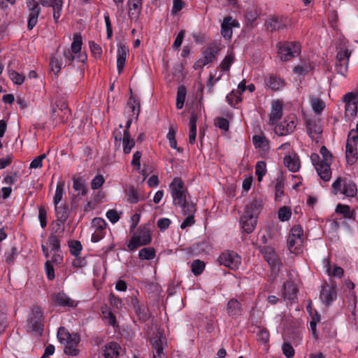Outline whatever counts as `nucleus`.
I'll return each instance as SVG.
<instances>
[{
	"mask_svg": "<svg viewBox=\"0 0 358 358\" xmlns=\"http://www.w3.org/2000/svg\"><path fill=\"white\" fill-rule=\"evenodd\" d=\"M156 250L154 248H143L138 252V257L142 260H151L155 257Z\"/></svg>",
	"mask_w": 358,
	"mask_h": 358,
	"instance_id": "79ce46f5",
	"label": "nucleus"
},
{
	"mask_svg": "<svg viewBox=\"0 0 358 358\" xmlns=\"http://www.w3.org/2000/svg\"><path fill=\"white\" fill-rule=\"evenodd\" d=\"M265 261L271 268H275L279 263V258L275 250L269 246H264L260 249Z\"/></svg>",
	"mask_w": 358,
	"mask_h": 358,
	"instance_id": "6ab92c4d",
	"label": "nucleus"
},
{
	"mask_svg": "<svg viewBox=\"0 0 358 358\" xmlns=\"http://www.w3.org/2000/svg\"><path fill=\"white\" fill-rule=\"evenodd\" d=\"M291 210L287 206L281 207L278 210V218L282 222L289 220L291 217Z\"/></svg>",
	"mask_w": 358,
	"mask_h": 358,
	"instance_id": "680f3d73",
	"label": "nucleus"
},
{
	"mask_svg": "<svg viewBox=\"0 0 358 358\" xmlns=\"http://www.w3.org/2000/svg\"><path fill=\"white\" fill-rule=\"evenodd\" d=\"M120 349V345L114 341L109 342L102 348V355L105 358L118 357Z\"/></svg>",
	"mask_w": 358,
	"mask_h": 358,
	"instance_id": "c756f323",
	"label": "nucleus"
},
{
	"mask_svg": "<svg viewBox=\"0 0 358 358\" xmlns=\"http://www.w3.org/2000/svg\"><path fill=\"white\" fill-rule=\"evenodd\" d=\"M27 6L29 10L27 28L29 30H31L37 24L38 18L41 13V8L38 6V3L36 0L27 2Z\"/></svg>",
	"mask_w": 358,
	"mask_h": 358,
	"instance_id": "f8f14e48",
	"label": "nucleus"
},
{
	"mask_svg": "<svg viewBox=\"0 0 358 358\" xmlns=\"http://www.w3.org/2000/svg\"><path fill=\"white\" fill-rule=\"evenodd\" d=\"M331 192L335 195L342 194L348 198H353L357 194L358 190L352 180L340 176L332 183Z\"/></svg>",
	"mask_w": 358,
	"mask_h": 358,
	"instance_id": "20e7f679",
	"label": "nucleus"
},
{
	"mask_svg": "<svg viewBox=\"0 0 358 358\" xmlns=\"http://www.w3.org/2000/svg\"><path fill=\"white\" fill-rule=\"evenodd\" d=\"M310 105L316 114H320L325 108L324 102L321 99L313 96L310 97Z\"/></svg>",
	"mask_w": 358,
	"mask_h": 358,
	"instance_id": "c03bdc74",
	"label": "nucleus"
},
{
	"mask_svg": "<svg viewBox=\"0 0 358 358\" xmlns=\"http://www.w3.org/2000/svg\"><path fill=\"white\" fill-rule=\"evenodd\" d=\"M278 55L282 61H289L301 53V46L296 41L279 42L277 44Z\"/></svg>",
	"mask_w": 358,
	"mask_h": 358,
	"instance_id": "423d86ee",
	"label": "nucleus"
},
{
	"mask_svg": "<svg viewBox=\"0 0 358 358\" xmlns=\"http://www.w3.org/2000/svg\"><path fill=\"white\" fill-rule=\"evenodd\" d=\"M128 53L129 48L127 45H121L119 46L117 52V68L119 74L122 72Z\"/></svg>",
	"mask_w": 358,
	"mask_h": 358,
	"instance_id": "cd10ccee",
	"label": "nucleus"
},
{
	"mask_svg": "<svg viewBox=\"0 0 358 358\" xmlns=\"http://www.w3.org/2000/svg\"><path fill=\"white\" fill-rule=\"evenodd\" d=\"M141 5L140 3H132L129 7V16L131 19L137 20L141 14Z\"/></svg>",
	"mask_w": 358,
	"mask_h": 358,
	"instance_id": "6e6d98bb",
	"label": "nucleus"
},
{
	"mask_svg": "<svg viewBox=\"0 0 358 358\" xmlns=\"http://www.w3.org/2000/svg\"><path fill=\"white\" fill-rule=\"evenodd\" d=\"M358 136H348L345 146V157L348 164H354L358 158Z\"/></svg>",
	"mask_w": 358,
	"mask_h": 358,
	"instance_id": "9b49d317",
	"label": "nucleus"
},
{
	"mask_svg": "<svg viewBox=\"0 0 358 358\" xmlns=\"http://www.w3.org/2000/svg\"><path fill=\"white\" fill-rule=\"evenodd\" d=\"M221 50L220 44L216 41L210 43L203 52V59L208 63L213 62Z\"/></svg>",
	"mask_w": 358,
	"mask_h": 358,
	"instance_id": "412c9836",
	"label": "nucleus"
},
{
	"mask_svg": "<svg viewBox=\"0 0 358 358\" xmlns=\"http://www.w3.org/2000/svg\"><path fill=\"white\" fill-rule=\"evenodd\" d=\"M55 215L57 220L55 227H53L55 232L57 234H62L64 231V224L70 215V210L66 206L57 205L55 206Z\"/></svg>",
	"mask_w": 358,
	"mask_h": 358,
	"instance_id": "9d476101",
	"label": "nucleus"
},
{
	"mask_svg": "<svg viewBox=\"0 0 358 358\" xmlns=\"http://www.w3.org/2000/svg\"><path fill=\"white\" fill-rule=\"evenodd\" d=\"M130 93L131 96L127 102V107L132 112V117L137 119L140 113V100L133 96L131 89H130Z\"/></svg>",
	"mask_w": 358,
	"mask_h": 358,
	"instance_id": "c9c22d12",
	"label": "nucleus"
},
{
	"mask_svg": "<svg viewBox=\"0 0 358 358\" xmlns=\"http://www.w3.org/2000/svg\"><path fill=\"white\" fill-rule=\"evenodd\" d=\"M298 289L293 282L287 280L283 283L282 296L285 300L292 301L296 298Z\"/></svg>",
	"mask_w": 358,
	"mask_h": 358,
	"instance_id": "b1692460",
	"label": "nucleus"
},
{
	"mask_svg": "<svg viewBox=\"0 0 358 358\" xmlns=\"http://www.w3.org/2000/svg\"><path fill=\"white\" fill-rule=\"evenodd\" d=\"M70 252L72 255L77 257L80 255L83 246L79 241H71L69 243Z\"/></svg>",
	"mask_w": 358,
	"mask_h": 358,
	"instance_id": "864d4df0",
	"label": "nucleus"
},
{
	"mask_svg": "<svg viewBox=\"0 0 358 358\" xmlns=\"http://www.w3.org/2000/svg\"><path fill=\"white\" fill-rule=\"evenodd\" d=\"M145 245L152 241V237L149 229L146 226H141L135 234Z\"/></svg>",
	"mask_w": 358,
	"mask_h": 358,
	"instance_id": "e433bc0d",
	"label": "nucleus"
},
{
	"mask_svg": "<svg viewBox=\"0 0 358 358\" xmlns=\"http://www.w3.org/2000/svg\"><path fill=\"white\" fill-rule=\"evenodd\" d=\"M282 352L287 358H292L294 356V350L289 343H284L282 347Z\"/></svg>",
	"mask_w": 358,
	"mask_h": 358,
	"instance_id": "774afa93",
	"label": "nucleus"
},
{
	"mask_svg": "<svg viewBox=\"0 0 358 358\" xmlns=\"http://www.w3.org/2000/svg\"><path fill=\"white\" fill-rule=\"evenodd\" d=\"M350 56L351 51L347 48H340L336 57V71L338 73L345 76L348 69V62Z\"/></svg>",
	"mask_w": 358,
	"mask_h": 358,
	"instance_id": "1a4fd4ad",
	"label": "nucleus"
},
{
	"mask_svg": "<svg viewBox=\"0 0 358 358\" xmlns=\"http://www.w3.org/2000/svg\"><path fill=\"white\" fill-rule=\"evenodd\" d=\"M186 87L184 85H181L178 88L176 97V108L178 109L182 108L186 97Z\"/></svg>",
	"mask_w": 358,
	"mask_h": 358,
	"instance_id": "a18cd8bd",
	"label": "nucleus"
},
{
	"mask_svg": "<svg viewBox=\"0 0 358 358\" xmlns=\"http://www.w3.org/2000/svg\"><path fill=\"white\" fill-rule=\"evenodd\" d=\"M63 3H64L63 0H57V1L55 2L54 6H52L53 18L56 23L58 22V20L59 19V17L61 16L62 10L63 8Z\"/></svg>",
	"mask_w": 358,
	"mask_h": 358,
	"instance_id": "5fc2aeb1",
	"label": "nucleus"
},
{
	"mask_svg": "<svg viewBox=\"0 0 358 358\" xmlns=\"http://www.w3.org/2000/svg\"><path fill=\"white\" fill-rule=\"evenodd\" d=\"M201 117V109L197 105L191 112L189 122V134H196V122Z\"/></svg>",
	"mask_w": 358,
	"mask_h": 358,
	"instance_id": "72a5a7b5",
	"label": "nucleus"
},
{
	"mask_svg": "<svg viewBox=\"0 0 358 358\" xmlns=\"http://www.w3.org/2000/svg\"><path fill=\"white\" fill-rule=\"evenodd\" d=\"M153 348V356L164 355L163 343L160 337H155L150 339Z\"/></svg>",
	"mask_w": 358,
	"mask_h": 358,
	"instance_id": "37998d69",
	"label": "nucleus"
},
{
	"mask_svg": "<svg viewBox=\"0 0 358 358\" xmlns=\"http://www.w3.org/2000/svg\"><path fill=\"white\" fill-rule=\"evenodd\" d=\"M104 317L108 320L110 325L113 327H117L118 323L115 315L111 311H103Z\"/></svg>",
	"mask_w": 358,
	"mask_h": 358,
	"instance_id": "338daca9",
	"label": "nucleus"
},
{
	"mask_svg": "<svg viewBox=\"0 0 358 358\" xmlns=\"http://www.w3.org/2000/svg\"><path fill=\"white\" fill-rule=\"evenodd\" d=\"M92 224L96 227V229L92 235L91 241L93 243H97L105 236L106 223L104 220L96 217L93 220Z\"/></svg>",
	"mask_w": 358,
	"mask_h": 358,
	"instance_id": "dca6fc26",
	"label": "nucleus"
},
{
	"mask_svg": "<svg viewBox=\"0 0 358 358\" xmlns=\"http://www.w3.org/2000/svg\"><path fill=\"white\" fill-rule=\"evenodd\" d=\"M242 306L236 299H231L227 305V313L229 317H237L241 315Z\"/></svg>",
	"mask_w": 358,
	"mask_h": 358,
	"instance_id": "c85d7f7f",
	"label": "nucleus"
},
{
	"mask_svg": "<svg viewBox=\"0 0 358 358\" xmlns=\"http://www.w3.org/2000/svg\"><path fill=\"white\" fill-rule=\"evenodd\" d=\"M192 272L194 275L197 276L201 274L205 268V264L203 262L196 259L193 261L191 266Z\"/></svg>",
	"mask_w": 358,
	"mask_h": 358,
	"instance_id": "3c124183",
	"label": "nucleus"
},
{
	"mask_svg": "<svg viewBox=\"0 0 358 358\" xmlns=\"http://www.w3.org/2000/svg\"><path fill=\"white\" fill-rule=\"evenodd\" d=\"M287 25V20L284 17H273L265 22V27L270 32L285 29Z\"/></svg>",
	"mask_w": 358,
	"mask_h": 358,
	"instance_id": "a211bd4d",
	"label": "nucleus"
},
{
	"mask_svg": "<svg viewBox=\"0 0 358 358\" xmlns=\"http://www.w3.org/2000/svg\"><path fill=\"white\" fill-rule=\"evenodd\" d=\"M234 56L232 53H229L225 56L220 64V68L222 71H228L231 64L234 62Z\"/></svg>",
	"mask_w": 358,
	"mask_h": 358,
	"instance_id": "603ef678",
	"label": "nucleus"
},
{
	"mask_svg": "<svg viewBox=\"0 0 358 358\" xmlns=\"http://www.w3.org/2000/svg\"><path fill=\"white\" fill-rule=\"evenodd\" d=\"M257 336L259 341H261L263 344H266L269 341V332L264 327H258Z\"/></svg>",
	"mask_w": 358,
	"mask_h": 358,
	"instance_id": "052dcab7",
	"label": "nucleus"
},
{
	"mask_svg": "<svg viewBox=\"0 0 358 358\" xmlns=\"http://www.w3.org/2000/svg\"><path fill=\"white\" fill-rule=\"evenodd\" d=\"M234 27H239V23L236 20L232 18L231 16H226L223 19L221 24V34L226 39H230L232 36V29Z\"/></svg>",
	"mask_w": 358,
	"mask_h": 358,
	"instance_id": "2eb2a0df",
	"label": "nucleus"
},
{
	"mask_svg": "<svg viewBox=\"0 0 358 358\" xmlns=\"http://www.w3.org/2000/svg\"><path fill=\"white\" fill-rule=\"evenodd\" d=\"M169 190L175 206L184 208L187 205L194 204L192 201H187V194L188 192L181 178L176 177L173 178L169 184Z\"/></svg>",
	"mask_w": 358,
	"mask_h": 358,
	"instance_id": "f03ea898",
	"label": "nucleus"
},
{
	"mask_svg": "<svg viewBox=\"0 0 358 358\" xmlns=\"http://www.w3.org/2000/svg\"><path fill=\"white\" fill-rule=\"evenodd\" d=\"M282 115V103L280 101H273L271 104V111L269 115L270 123L273 124L276 123Z\"/></svg>",
	"mask_w": 358,
	"mask_h": 358,
	"instance_id": "bb28decb",
	"label": "nucleus"
},
{
	"mask_svg": "<svg viewBox=\"0 0 358 358\" xmlns=\"http://www.w3.org/2000/svg\"><path fill=\"white\" fill-rule=\"evenodd\" d=\"M47 157V154H42L35 157L30 164V169H38L43 166V160Z\"/></svg>",
	"mask_w": 358,
	"mask_h": 358,
	"instance_id": "69168bd1",
	"label": "nucleus"
},
{
	"mask_svg": "<svg viewBox=\"0 0 358 358\" xmlns=\"http://www.w3.org/2000/svg\"><path fill=\"white\" fill-rule=\"evenodd\" d=\"M306 127L310 134H322L323 132L322 127L320 120H306Z\"/></svg>",
	"mask_w": 358,
	"mask_h": 358,
	"instance_id": "4c0bfd02",
	"label": "nucleus"
},
{
	"mask_svg": "<svg viewBox=\"0 0 358 358\" xmlns=\"http://www.w3.org/2000/svg\"><path fill=\"white\" fill-rule=\"evenodd\" d=\"M27 331L41 336L44 331L45 315L43 308L37 305L30 307L27 316Z\"/></svg>",
	"mask_w": 358,
	"mask_h": 358,
	"instance_id": "f257e3e1",
	"label": "nucleus"
},
{
	"mask_svg": "<svg viewBox=\"0 0 358 358\" xmlns=\"http://www.w3.org/2000/svg\"><path fill=\"white\" fill-rule=\"evenodd\" d=\"M284 164L285 166L293 173L299 171L300 169V160L296 153L286 155L284 157Z\"/></svg>",
	"mask_w": 358,
	"mask_h": 358,
	"instance_id": "7c9ffc66",
	"label": "nucleus"
},
{
	"mask_svg": "<svg viewBox=\"0 0 358 358\" xmlns=\"http://www.w3.org/2000/svg\"><path fill=\"white\" fill-rule=\"evenodd\" d=\"M59 341L65 345L64 353L76 356L79 353L77 345L80 341V336L76 333L71 334L65 327H61L57 331Z\"/></svg>",
	"mask_w": 358,
	"mask_h": 358,
	"instance_id": "7ed1b4c3",
	"label": "nucleus"
},
{
	"mask_svg": "<svg viewBox=\"0 0 358 358\" xmlns=\"http://www.w3.org/2000/svg\"><path fill=\"white\" fill-rule=\"evenodd\" d=\"M345 116L348 118L353 117L357 115V106L356 103H348L345 104Z\"/></svg>",
	"mask_w": 358,
	"mask_h": 358,
	"instance_id": "bf43d9fd",
	"label": "nucleus"
},
{
	"mask_svg": "<svg viewBox=\"0 0 358 358\" xmlns=\"http://www.w3.org/2000/svg\"><path fill=\"white\" fill-rule=\"evenodd\" d=\"M303 243V229L299 224L292 227L287 238V247L291 253L299 254L301 252Z\"/></svg>",
	"mask_w": 358,
	"mask_h": 358,
	"instance_id": "39448f33",
	"label": "nucleus"
},
{
	"mask_svg": "<svg viewBox=\"0 0 358 358\" xmlns=\"http://www.w3.org/2000/svg\"><path fill=\"white\" fill-rule=\"evenodd\" d=\"M220 265L224 266L232 271H236L241 265V257L234 250H224L218 257Z\"/></svg>",
	"mask_w": 358,
	"mask_h": 358,
	"instance_id": "0eeeda50",
	"label": "nucleus"
},
{
	"mask_svg": "<svg viewBox=\"0 0 358 358\" xmlns=\"http://www.w3.org/2000/svg\"><path fill=\"white\" fill-rule=\"evenodd\" d=\"M245 80H243L238 86V90L235 93L234 91L227 96L229 104L235 106L241 101V94L247 89Z\"/></svg>",
	"mask_w": 358,
	"mask_h": 358,
	"instance_id": "a878e982",
	"label": "nucleus"
},
{
	"mask_svg": "<svg viewBox=\"0 0 358 358\" xmlns=\"http://www.w3.org/2000/svg\"><path fill=\"white\" fill-rule=\"evenodd\" d=\"M335 213L341 215L346 220L355 221L356 211L355 210H351L348 205L338 203L336 207Z\"/></svg>",
	"mask_w": 358,
	"mask_h": 358,
	"instance_id": "393cba45",
	"label": "nucleus"
},
{
	"mask_svg": "<svg viewBox=\"0 0 358 358\" xmlns=\"http://www.w3.org/2000/svg\"><path fill=\"white\" fill-rule=\"evenodd\" d=\"M252 143L259 152L265 153L269 150V141L266 136H252Z\"/></svg>",
	"mask_w": 358,
	"mask_h": 358,
	"instance_id": "473e14b6",
	"label": "nucleus"
},
{
	"mask_svg": "<svg viewBox=\"0 0 358 358\" xmlns=\"http://www.w3.org/2000/svg\"><path fill=\"white\" fill-rule=\"evenodd\" d=\"M131 136H123L122 144L123 152L124 154L130 153L132 148L135 146V141L130 138Z\"/></svg>",
	"mask_w": 358,
	"mask_h": 358,
	"instance_id": "8fccbe9b",
	"label": "nucleus"
},
{
	"mask_svg": "<svg viewBox=\"0 0 358 358\" xmlns=\"http://www.w3.org/2000/svg\"><path fill=\"white\" fill-rule=\"evenodd\" d=\"M310 159L320 178L325 182L330 180L331 178V162L321 161L320 157L315 153L310 155Z\"/></svg>",
	"mask_w": 358,
	"mask_h": 358,
	"instance_id": "6e6552de",
	"label": "nucleus"
},
{
	"mask_svg": "<svg viewBox=\"0 0 358 358\" xmlns=\"http://www.w3.org/2000/svg\"><path fill=\"white\" fill-rule=\"evenodd\" d=\"M262 208V201L254 199L250 203L246 205L243 215H249L257 220L258 215Z\"/></svg>",
	"mask_w": 358,
	"mask_h": 358,
	"instance_id": "5701e85b",
	"label": "nucleus"
},
{
	"mask_svg": "<svg viewBox=\"0 0 358 358\" xmlns=\"http://www.w3.org/2000/svg\"><path fill=\"white\" fill-rule=\"evenodd\" d=\"M320 297L324 303L327 306L329 305L336 299L337 292L336 288L325 282L322 285Z\"/></svg>",
	"mask_w": 358,
	"mask_h": 358,
	"instance_id": "4468645a",
	"label": "nucleus"
},
{
	"mask_svg": "<svg viewBox=\"0 0 358 358\" xmlns=\"http://www.w3.org/2000/svg\"><path fill=\"white\" fill-rule=\"evenodd\" d=\"M196 210L195 204H189L182 208V212L187 217L182 221L180 227L184 229L187 227L192 226L194 224V213Z\"/></svg>",
	"mask_w": 358,
	"mask_h": 358,
	"instance_id": "4be33fe9",
	"label": "nucleus"
},
{
	"mask_svg": "<svg viewBox=\"0 0 358 358\" xmlns=\"http://www.w3.org/2000/svg\"><path fill=\"white\" fill-rule=\"evenodd\" d=\"M49 245L52 251L57 252L60 249V240L56 235L51 234L48 238Z\"/></svg>",
	"mask_w": 358,
	"mask_h": 358,
	"instance_id": "4d7b16f0",
	"label": "nucleus"
},
{
	"mask_svg": "<svg viewBox=\"0 0 358 358\" xmlns=\"http://www.w3.org/2000/svg\"><path fill=\"white\" fill-rule=\"evenodd\" d=\"M285 179L282 176L278 177L275 185V199L280 201L284 196Z\"/></svg>",
	"mask_w": 358,
	"mask_h": 358,
	"instance_id": "ea45409f",
	"label": "nucleus"
},
{
	"mask_svg": "<svg viewBox=\"0 0 358 358\" xmlns=\"http://www.w3.org/2000/svg\"><path fill=\"white\" fill-rule=\"evenodd\" d=\"M240 224L244 232L251 234L255 228L257 220L251 216L243 215L240 218Z\"/></svg>",
	"mask_w": 358,
	"mask_h": 358,
	"instance_id": "2f4dec72",
	"label": "nucleus"
},
{
	"mask_svg": "<svg viewBox=\"0 0 358 358\" xmlns=\"http://www.w3.org/2000/svg\"><path fill=\"white\" fill-rule=\"evenodd\" d=\"M324 266L326 269V273L329 276L341 278L343 275L344 271L341 266H334V268H331L329 259H324Z\"/></svg>",
	"mask_w": 358,
	"mask_h": 358,
	"instance_id": "f704fd0d",
	"label": "nucleus"
},
{
	"mask_svg": "<svg viewBox=\"0 0 358 358\" xmlns=\"http://www.w3.org/2000/svg\"><path fill=\"white\" fill-rule=\"evenodd\" d=\"M296 127L295 117H289L287 120L282 122L275 127L276 134H289L292 133Z\"/></svg>",
	"mask_w": 358,
	"mask_h": 358,
	"instance_id": "aec40b11",
	"label": "nucleus"
},
{
	"mask_svg": "<svg viewBox=\"0 0 358 358\" xmlns=\"http://www.w3.org/2000/svg\"><path fill=\"white\" fill-rule=\"evenodd\" d=\"M9 76L12 81L16 85H22L24 80V76L15 71H10Z\"/></svg>",
	"mask_w": 358,
	"mask_h": 358,
	"instance_id": "0e129e2a",
	"label": "nucleus"
},
{
	"mask_svg": "<svg viewBox=\"0 0 358 358\" xmlns=\"http://www.w3.org/2000/svg\"><path fill=\"white\" fill-rule=\"evenodd\" d=\"M104 182L105 179L103 176L101 174H98L92 180L91 188L92 189H98L103 186Z\"/></svg>",
	"mask_w": 358,
	"mask_h": 358,
	"instance_id": "e2e57ef3",
	"label": "nucleus"
},
{
	"mask_svg": "<svg viewBox=\"0 0 358 358\" xmlns=\"http://www.w3.org/2000/svg\"><path fill=\"white\" fill-rule=\"evenodd\" d=\"M266 85L273 91H276L282 88L285 83L280 78L275 76H271L266 81Z\"/></svg>",
	"mask_w": 358,
	"mask_h": 358,
	"instance_id": "a19ab883",
	"label": "nucleus"
},
{
	"mask_svg": "<svg viewBox=\"0 0 358 358\" xmlns=\"http://www.w3.org/2000/svg\"><path fill=\"white\" fill-rule=\"evenodd\" d=\"M83 41L80 35H76L73 37V41L71 45V50L74 54L80 52L82 47Z\"/></svg>",
	"mask_w": 358,
	"mask_h": 358,
	"instance_id": "13d9d810",
	"label": "nucleus"
},
{
	"mask_svg": "<svg viewBox=\"0 0 358 358\" xmlns=\"http://www.w3.org/2000/svg\"><path fill=\"white\" fill-rule=\"evenodd\" d=\"M143 245H145L143 244V242L141 241V239L136 234H134L128 242L127 248L129 251L134 252L141 246Z\"/></svg>",
	"mask_w": 358,
	"mask_h": 358,
	"instance_id": "09e8293b",
	"label": "nucleus"
},
{
	"mask_svg": "<svg viewBox=\"0 0 358 358\" xmlns=\"http://www.w3.org/2000/svg\"><path fill=\"white\" fill-rule=\"evenodd\" d=\"M57 109L53 108L52 111V117H54L56 114L59 115L60 113H63V116L65 117H69L71 111L67 104L63 101H59L56 103Z\"/></svg>",
	"mask_w": 358,
	"mask_h": 358,
	"instance_id": "58836bf2",
	"label": "nucleus"
},
{
	"mask_svg": "<svg viewBox=\"0 0 358 358\" xmlns=\"http://www.w3.org/2000/svg\"><path fill=\"white\" fill-rule=\"evenodd\" d=\"M131 306L140 320L142 322L148 320L150 317L149 310L145 306L140 304L136 296L131 298Z\"/></svg>",
	"mask_w": 358,
	"mask_h": 358,
	"instance_id": "f3484780",
	"label": "nucleus"
},
{
	"mask_svg": "<svg viewBox=\"0 0 358 358\" xmlns=\"http://www.w3.org/2000/svg\"><path fill=\"white\" fill-rule=\"evenodd\" d=\"M65 193L64 190V182L63 181H59L57 184L55 194L53 197V203L55 206H57L59 203V202L62 199V196Z\"/></svg>",
	"mask_w": 358,
	"mask_h": 358,
	"instance_id": "49530a36",
	"label": "nucleus"
},
{
	"mask_svg": "<svg viewBox=\"0 0 358 358\" xmlns=\"http://www.w3.org/2000/svg\"><path fill=\"white\" fill-rule=\"evenodd\" d=\"M266 173V164L264 161H259L255 166V174L259 182L262 180L263 177Z\"/></svg>",
	"mask_w": 358,
	"mask_h": 358,
	"instance_id": "de8ad7c7",
	"label": "nucleus"
},
{
	"mask_svg": "<svg viewBox=\"0 0 358 358\" xmlns=\"http://www.w3.org/2000/svg\"><path fill=\"white\" fill-rule=\"evenodd\" d=\"M51 299L52 303L56 306L75 308L78 306L77 301L71 299L64 292L53 294Z\"/></svg>",
	"mask_w": 358,
	"mask_h": 358,
	"instance_id": "ddd939ff",
	"label": "nucleus"
}]
</instances>
